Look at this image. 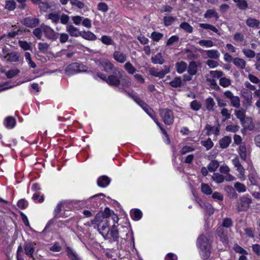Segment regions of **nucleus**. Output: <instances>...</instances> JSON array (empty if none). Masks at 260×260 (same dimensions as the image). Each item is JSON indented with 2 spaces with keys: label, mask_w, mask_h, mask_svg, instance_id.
I'll return each mask as SVG.
<instances>
[{
  "label": "nucleus",
  "mask_w": 260,
  "mask_h": 260,
  "mask_svg": "<svg viewBox=\"0 0 260 260\" xmlns=\"http://www.w3.org/2000/svg\"><path fill=\"white\" fill-rule=\"evenodd\" d=\"M197 245L200 249V254L202 257L207 259L210 255V244L208 239L204 235H200L197 239Z\"/></svg>",
  "instance_id": "f257e3e1"
},
{
  "label": "nucleus",
  "mask_w": 260,
  "mask_h": 260,
  "mask_svg": "<svg viewBox=\"0 0 260 260\" xmlns=\"http://www.w3.org/2000/svg\"><path fill=\"white\" fill-rule=\"evenodd\" d=\"M96 219H107L112 222V224L118 223L119 218L117 215L109 208H106L103 212L97 214L95 217Z\"/></svg>",
  "instance_id": "f03ea898"
},
{
  "label": "nucleus",
  "mask_w": 260,
  "mask_h": 260,
  "mask_svg": "<svg viewBox=\"0 0 260 260\" xmlns=\"http://www.w3.org/2000/svg\"><path fill=\"white\" fill-rule=\"evenodd\" d=\"M112 223L110 221L107 220V219H94L91 220V224L93 225H95L94 226V228H95L97 227L99 233L103 236L105 235L107 232H109L110 229V225Z\"/></svg>",
  "instance_id": "7ed1b4c3"
},
{
  "label": "nucleus",
  "mask_w": 260,
  "mask_h": 260,
  "mask_svg": "<svg viewBox=\"0 0 260 260\" xmlns=\"http://www.w3.org/2000/svg\"><path fill=\"white\" fill-rule=\"evenodd\" d=\"M113 74L109 75L107 80V83L112 86H118L120 84V78L124 72L121 69H116Z\"/></svg>",
  "instance_id": "20e7f679"
},
{
  "label": "nucleus",
  "mask_w": 260,
  "mask_h": 260,
  "mask_svg": "<svg viewBox=\"0 0 260 260\" xmlns=\"http://www.w3.org/2000/svg\"><path fill=\"white\" fill-rule=\"evenodd\" d=\"M86 67L79 62H73L68 66L66 69V73L71 76L86 71Z\"/></svg>",
  "instance_id": "39448f33"
},
{
  "label": "nucleus",
  "mask_w": 260,
  "mask_h": 260,
  "mask_svg": "<svg viewBox=\"0 0 260 260\" xmlns=\"http://www.w3.org/2000/svg\"><path fill=\"white\" fill-rule=\"evenodd\" d=\"M159 115L164 122L167 125H171L174 121V114L173 112L167 108L160 109L159 110Z\"/></svg>",
  "instance_id": "423d86ee"
},
{
  "label": "nucleus",
  "mask_w": 260,
  "mask_h": 260,
  "mask_svg": "<svg viewBox=\"0 0 260 260\" xmlns=\"http://www.w3.org/2000/svg\"><path fill=\"white\" fill-rule=\"evenodd\" d=\"M103 237L105 239L109 240L111 243L118 240L119 236L115 224H113L111 230H109V232H107V233L104 235Z\"/></svg>",
  "instance_id": "0eeeda50"
},
{
  "label": "nucleus",
  "mask_w": 260,
  "mask_h": 260,
  "mask_svg": "<svg viewBox=\"0 0 260 260\" xmlns=\"http://www.w3.org/2000/svg\"><path fill=\"white\" fill-rule=\"evenodd\" d=\"M251 202L252 201L250 198L246 196L242 197L237 203V210L239 212L247 210Z\"/></svg>",
  "instance_id": "6e6552de"
},
{
  "label": "nucleus",
  "mask_w": 260,
  "mask_h": 260,
  "mask_svg": "<svg viewBox=\"0 0 260 260\" xmlns=\"http://www.w3.org/2000/svg\"><path fill=\"white\" fill-rule=\"evenodd\" d=\"M43 30H44V34L47 39L54 41L58 38L59 33L55 32L49 26L43 25Z\"/></svg>",
  "instance_id": "1a4fd4ad"
},
{
  "label": "nucleus",
  "mask_w": 260,
  "mask_h": 260,
  "mask_svg": "<svg viewBox=\"0 0 260 260\" xmlns=\"http://www.w3.org/2000/svg\"><path fill=\"white\" fill-rule=\"evenodd\" d=\"M224 96L229 99L231 102V105L232 107L238 108L240 106V100L238 96H235L230 90H226L223 93Z\"/></svg>",
  "instance_id": "9d476101"
},
{
  "label": "nucleus",
  "mask_w": 260,
  "mask_h": 260,
  "mask_svg": "<svg viewBox=\"0 0 260 260\" xmlns=\"http://www.w3.org/2000/svg\"><path fill=\"white\" fill-rule=\"evenodd\" d=\"M163 68L164 69L160 71H158L154 68L150 69L149 71L150 75L159 78H164L166 74L170 72V68L167 66H164Z\"/></svg>",
  "instance_id": "9b49d317"
},
{
  "label": "nucleus",
  "mask_w": 260,
  "mask_h": 260,
  "mask_svg": "<svg viewBox=\"0 0 260 260\" xmlns=\"http://www.w3.org/2000/svg\"><path fill=\"white\" fill-rule=\"evenodd\" d=\"M101 67L107 73L114 72L115 69H119L114 67V64L109 60L106 59H102L100 62Z\"/></svg>",
  "instance_id": "f8f14e48"
},
{
  "label": "nucleus",
  "mask_w": 260,
  "mask_h": 260,
  "mask_svg": "<svg viewBox=\"0 0 260 260\" xmlns=\"http://www.w3.org/2000/svg\"><path fill=\"white\" fill-rule=\"evenodd\" d=\"M40 23V20L37 18L28 17L24 19V24L30 28H34L38 25Z\"/></svg>",
  "instance_id": "ddd939ff"
},
{
  "label": "nucleus",
  "mask_w": 260,
  "mask_h": 260,
  "mask_svg": "<svg viewBox=\"0 0 260 260\" xmlns=\"http://www.w3.org/2000/svg\"><path fill=\"white\" fill-rule=\"evenodd\" d=\"M113 57L115 61L121 63H124L127 60V55L125 53L117 50L114 52Z\"/></svg>",
  "instance_id": "4468645a"
},
{
  "label": "nucleus",
  "mask_w": 260,
  "mask_h": 260,
  "mask_svg": "<svg viewBox=\"0 0 260 260\" xmlns=\"http://www.w3.org/2000/svg\"><path fill=\"white\" fill-rule=\"evenodd\" d=\"M66 31L72 37H78L81 36L82 31H80L79 29L73 25H68L66 26Z\"/></svg>",
  "instance_id": "2eb2a0df"
},
{
  "label": "nucleus",
  "mask_w": 260,
  "mask_h": 260,
  "mask_svg": "<svg viewBox=\"0 0 260 260\" xmlns=\"http://www.w3.org/2000/svg\"><path fill=\"white\" fill-rule=\"evenodd\" d=\"M20 55L19 53L15 51L5 54L4 58L9 62H17L19 61Z\"/></svg>",
  "instance_id": "dca6fc26"
},
{
  "label": "nucleus",
  "mask_w": 260,
  "mask_h": 260,
  "mask_svg": "<svg viewBox=\"0 0 260 260\" xmlns=\"http://www.w3.org/2000/svg\"><path fill=\"white\" fill-rule=\"evenodd\" d=\"M110 179L106 176H102L100 177L97 180V184L99 187H106L110 183Z\"/></svg>",
  "instance_id": "f3484780"
},
{
  "label": "nucleus",
  "mask_w": 260,
  "mask_h": 260,
  "mask_svg": "<svg viewBox=\"0 0 260 260\" xmlns=\"http://www.w3.org/2000/svg\"><path fill=\"white\" fill-rule=\"evenodd\" d=\"M207 57L212 59H219L220 54L217 50L211 49L204 51Z\"/></svg>",
  "instance_id": "a211bd4d"
},
{
  "label": "nucleus",
  "mask_w": 260,
  "mask_h": 260,
  "mask_svg": "<svg viewBox=\"0 0 260 260\" xmlns=\"http://www.w3.org/2000/svg\"><path fill=\"white\" fill-rule=\"evenodd\" d=\"M123 231L126 232L125 237L123 238L124 239L131 241V244L135 246L134 237L132 231L127 227H123Z\"/></svg>",
  "instance_id": "6ab92c4d"
},
{
  "label": "nucleus",
  "mask_w": 260,
  "mask_h": 260,
  "mask_svg": "<svg viewBox=\"0 0 260 260\" xmlns=\"http://www.w3.org/2000/svg\"><path fill=\"white\" fill-rule=\"evenodd\" d=\"M187 73L191 75H195L198 72V64L194 61H191L187 68Z\"/></svg>",
  "instance_id": "aec40b11"
},
{
  "label": "nucleus",
  "mask_w": 260,
  "mask_h": 260,
  "mask_svg": "<svg viewBox=\"0 0 260 260\" xmlns=\"http://www.w3.org/2000/svg\"><path fill=\"white\" fill-rule=\"evenodd\" d=\"M66 204V201H61L57 204L53 212L54 218H58L59 217L63 216L62 215H59V214L60 213L62 207H63Z\"/></svg>",
  "instance_id": "412c9836"
},
{
  "label": "nucleus",
  "mask_w": 260,
  "mask_h": 260,
  "mask_svg": "<svg viewBox=\"0 0 260 260\" xmlns=\"http://www.w3.org/2000/svg\"><path fill=\"white\" fill-rule=\"evenodd\" d=\"M4 124L8 129L13 128L16 124L15 119L12 116L7 117L4 120Z\"/></svg>",
  "instance_id": "4be33fe9"
},
{
  "label": "nucleus",
  "mask_w": 260,
  "mask_h": 260,
  "mask_svg": "<svg viewBox=\"0 0 260 260\" xmlns=\"http://www.w3.org/2000/svg\"><path fill=\"white\" fill-rule=\"evenodd\" d=\"M205 129L207 132L208 135H210L213 134H214L215 136H218L219 134V128L218 126H212L209 124H207L205 126Z\"/></svg>",
  "instance_id": "5701e85b"
},
{
  "label": "nucleus",
  "mask_w": 260,
  "mask_h": 260,
  "mask_svg": "<svg viewBox=\"0 0 260 260\" xmlns=\"http://www.w3.org/2000/svg\"><path fill=\"white\" fill-rule=\"evenodd\" d=\"M232 142V139L229 136H224L219 141L220 147L222 149L226 148Z\"/></svg>",
  "instance_id": "b1692460"
},
{
  "label": "nucleus",
  "mask_w": 260,
  "mask_h": 260,
  "mask_svg": "<svg viewBox=\"0 0 260 260\" xmlns=\"http://www.w3.org/2000/svg\"><path fill=\"white\" fill-rule=\"evenodd\" d=\"M233 62L235 66L240 69H244L245 68L246 62L242 58L236 57L233 59Z\"/></svg>",
  "instance_id": "393cba45"
},
{
  "label": "nucleus",
  "mask_w": 260,
  "mask_h": 260,
  "mask_svg": "<svg viewBox=\"0 0 260 260\" xmlns=\"http://www.w3.org/2000/svg\"><path fill=\"white\" fill-rule=\"evenodd\" d=\"M205 18H214L216 20L219 18V15L215 9H209L206 11L204 15Z\"/></svg>",
  "instance_id": "a878e982"
},
{
  "label": "nucleus",
  "mask_w": 260,
  "mask_h": 260,
  "mask_svg": "<svg viewBox=\"0 0 260 260\" xmlns=\"http://www.w3.org/2000/svg\"><path fill=\"white\" fill-rule=\"evenodd\" d=\"M176 68L178 73L182 74L187 69V64L185 61H180L176 63Z\"/></svg>",
  "instance_id": "bb28decb"
},
{
  "label": "nucleus",
  "mask_w": 260,
  "mask_h": 260,
  "mask_svg": "<svg viewBox=\"0 0 260 260\" xmlns=\"http://www.w3.org/2000/svg\"><path fill=\"white\" fill-rule=\"evenodd\" d=\"M168 84L172 87L178 88L180 87L183 85V82L181 77H176Z\"/></svg>",
  "instance_id": "cd10ccee"
},
{
  "label": "nucleus",
  "mask_w": 260,
  "mask_h": 260,
  "mask_svg": "<svg viewBox=\"0 0 260 260\" xmlns=\"http://www.w3.org/2000/svg\"><path fill=\"white\" fill-rule=\"evenodd\" d=\"M81 37L86 40L90 41H95L97 39L96 36L90 31H82Z\"/></svg>",
  "instance_id": "c85d7f7f"
},
{
  "label": "nucleus",
  "mask_w": 260,
  "mask_h": 260,
  "mask_svg": "<svg viewBox=\"0 0 260 260\" xmlns=\"http://www.w3.org/2000/svg\"><path fill=\"white\" fill-rule=\"evenodd\" d=\"M151 61L154 64H162L165 62L161 53H158L154 56L152 57Z\"/></svg>",
  "instance_id": "c756f323"
},
{
  "label": "nucleus",
  "mask_w": 260,
  "mask_h": 260,
  "mask_svg": "<svg viewBox=\"0 0 260 260\" xmlns=\"http://www.w3.org/2000/svg\"><path fill=\"white\" fill-rule=\"evenodd\" d=\"M205 104L206 108L208 111L211 112L214 110L213 108L215 105V103L212 98L209 97L206 99L205 101Z\"/></svg>",
  "instance_id": "7c9ffc66"
},
{
  "label": "nucleus",
  "mask_w": 260,
  "mask_h": 260,
  "mask_svg": "<svg viewBox=\"0 0 260 260\" xmlns=\"http://www.w3.org/2000/svg\"><path fill=\"white\" fill-rule=\"evenodd\" d=\"M246 24L250 27L259 28V21L255 18L249 17L246 21Z\"/></svg>",
  "instance_id": "2f4dec72"
},
{
  "label": "nucleus",
  "mask_w": 260,
  "mask_h": 260,
  "mask_svg": "<svg viewBox=\"0 0 260 260\" xmlns=\"http://www.w3.org/2000/svg\"><path fill=\"white\" fill-rule=\"evenodd\" d=\"M120 84L125 87H129L131 85V79L125 74H122V78H120Z\"/></svg>",
  "instance_id": "473e14b6"
},
{
  "label": "nucleus",
  "mask_w": 260,
  "mask_h": 260,
  "mask_svg": "<svg viewBox=\"0 0 260 260\" xmlns=\"http://www.w3.org/2000/svg\"><path fill=\"white\" fill-rule=\"evenodd\" d=\"M143 110L154 120V122L158 120L156 117L155 112L148 104Z\"/></svg>",
  "instance_id": "72a5a7b5"
},
{
  "label": "nucleus",
  "mask_w": 260,
  "mask_h": 260,
  "mask_svg": "<svg viewBox=\"0 0 260 260\" xmlns=\"http://www.w3.org/2000/svg\"><path fill=\"white\" fill-rule=\"evenodd\" d=\"M66 252L68 257L72 260H80L77 253L71 247H68Z\"/></svg>",
  "instance_id": "f704fd0d"
},
{
  "label": "nucleus",
  "mask_w": 260,
  "mask_h": 260,
  "mask_svg": "<svg viewBox=\"0 0 260 260\" xmlns=\"http://www.w3.org/2000/svg\"><path fill=\"white\" fill-rule=\"evenodd\" d=\"M217 234L220 237L221 240L223 243H227L228 242V238L224 233L223 227H218L217 229Z\"/></svg>",
  "instance_id": "c9c22d12"
},
{
  "label": "nucleus",
  "mask_w": 260,
  "mask_h": 260,
  "mask_svg": "<svg viewBox=\"0 0 260 260\" xmlns=\"http://www.w3.org/2000/svg\"><path fill=\"white\" fill-rule=\"evenodd\" d=\"M101 42L106 45H115V43L111 37L107 35L102 36L100 39Z\"/></svg>",
  "instance_id": "e433bc0d"
},
{
  "label": "nucleus",
  "mask_w": 260,
  "mask_h": 260,
  "mask_svg": "<svg viewBox=\"0 0 260 260\" xmlns=\"http://www.w3.org/2000/svg\"><path fill=\"white\" fill-rule=\"evenodd\" d=\"M142 216V212L138 209H134L131 211V216L135 220H140Z\"/></svg>",
  "instance_id": "4c0bfd02"
},
{
  "label": "nucleus",
  "mask_w": 260,
  "mask_h": 260,
  "mask_svg": "<svg viewBox=\"0 0 260 260\" xmlns=\"http://www.w3.org/2000/svg\"><path fill=\"white\" fill-rule=\"evenodd\" d=\"M43 25H41L40 27L35 28L32 31L33 35L39 40H41L43 36V33H44V30H43Z\"/></svg>",
  "instance_id": "58836bf2"
},
{
  "label": "nucleus",
  "mask_w": 260,
  "mask_h": 260,
  "mask_svg": "<svg viewBox=\"0 0 260 260\" xmlns=\"http://www.w3.org/2000/svg\"><path fill=\"white\" fill-rule=\"evenodd\" d=\"M38 47L41 52L46 54L50 48V45L47 43L40 42L38 44Z\"/></svg>",
  "instance_id": "ea45409f"
},
{
  "label": "nucleus",
  "mask_w": 260,
  "mask_h": 260,
  "mask_svg": "<svg viewBox=\"0 0 260 260\" xmlns=\"http://www.w3.org/2000/svg\"><path fill=\"white\" fill-rule=\"evenodd\" d=\"M198 202L201 207L206 208L207 212L209 215H211L214 213V209L211 204L208 203L207 204H204V206H203L201 200H199Z\"/></svg>",
  "instance_id": "a19ab883"
},
{
  "label": "nucleus",
  "mask_w": 260,
  "mask_h": 260,
  "mask_svg": "<svg viewBox=\"0 0 260 260\" xmlns=\"http://www.w3.org/2000/svg\"><path fill=\"white\" fill-rule=\"evenodd\" d=\"M199 26L203 29L210 30L215 33L218 32V30L213 25L208 23H200Z\"/></svg>",
  "instance_id": "79ce46f5"
},
{
  "label": "nucleus",
  "mask_w": 260,
  "mask_h": 260,
  "mask_svg": "<svg viewBox=\"0 0 260 260\" xmlns=\"http://www.w3.org/2000/svg\"><path fill=\"white\" fill-rule=\"evenodd\" d=\"M198 44L202 47L207 48L212 47L214 46L213 42L210 40H201L199 41Z\"/></svg>",
  "instance_id": "37998d69"
},
{
  "label": "nucleus",
  "mask_w": 260,
  "mask_h": 260,
  "mask_svg": "<svg viewBox=\"0 0 260 260\" xmlns=\"http://www.w3.org/2000/svg\"><path fill=\"white\" fill-rule=\"evenodd\" d=\"M24 250L26 255L32 257L34 251L32 244L31 243H27L24 247Z\"/></svg>",
  "instance_id": "c03bdc74"
},
{
  "label": "nucleus",
  "mask_w": 260,
  "mask_h": 260,
  "mask_svg": "<svg viewBox=\"0 0 260 260\" xmlns=\"http://www.w3.org/2000/svg\"><path fill=\"white\" fill-rule=\"evenodd\" d=\"M48 19L51 20L52 22L57 24L59 21V16L57 13H50L46 17Z\"/></svg>",
  "instance_id": "a18cd8bd"
},
{
  "label": "nucleus",
  "mask_w": 260,
  "mask_h": 260,
  "mask_svg": "<svg viewBox=\"0 0 260 260\" xmlns=\"http://www.w3.org/2000/svg\"><path fill=\"white\" fill-rule=\"evenodd\" d=\"M218 167V162L216 160H212L208 165L207 168L210 172H213L216 171Z\"/></svg>",
  "instance_id": "49530a36"
},
{
  "label": "nucleus",
  "mask_w": 260,
  "mask_h": 260,
  "mask_svg": "<svg viewBox=\"0 0 260 260\" xmlns=\"http://www.w3.org/2000/svg\"><path fill=\"white\" fill-rule=\"evenodd\" d=\"M201 191L207 195L211 194L212 193V189L209 185L204 183L201 184Z\"/></svg>",
  "instance_id": "de8ad7c7"
},
{
  "label": "nucleus",
  "mask_w": 260,
  "mask_h": 260,
  "mask_svg": "<svg viewBox=\"0 0 260 260\" xmlns=\"http://www.w3.org/2000/svg\"><path fill=\"white\" fill-rule=\"evenodd\" d=\"M125 70L128 72L129 74H134L136 72V69L133 66V64L129 62H126L124 66Z\"/></svg>",
  "instance_id": "09e8293b"
},
{
  "label": "nucleus",
  "mask_w": 260,
  "mask_h": 260,
  "mask_svg": "<svg viewBox=\"0 0 260 260\" xmlns=\"http://www.w3.org/2000/svg\"><path fill=\"white\" fill-rule=\"evenodd\" d=\"M212 178L213 181L217 183H221L224 180L223 176L217 173H214Z\"/></svg>",
  "instance_id": "8fccbe9b"
},
{
  "label": "nucleus",
  "mask_w": 260,
  "mask_h": 260,
  "mask_svg": "<svg viewBox=\"0 0 260 260\" xmlns=\"http://www.w3.org/2000/svg\"><path fill=\"white\" fill-rule=\"evenodd\" d=\"M219 84L223 87H228L231 84V81L226 77H221L219 79Z\"/></svg>",
  "instance_id": "3c124183"
},
{
  "label": "nucleus",
  "mask_w": 260,
  "mask_h": 260,
  "mask_svg": "<svg viewBox=\"0 0 260 260\" xmlns=\"http://www.w3.org/2000/svg\"><path fill=\"white\" fill-rule=\"evenodd\" d=\"M235 115H236V117L238 119H239L241 121V122L243 123L244 121L245 117V112L244 110H239L235 111Z\"/></svg>",
  "instance_id": "603ef678"
},
{
  "label": "nucleus",
  "mask_w": 260,
  "mask_h": 260,
  "mask_svg": "<svg viewBox=\"0 0 260 260\" xmlns=\"http://www.w3.org/2000/svg\"><path fill=\"white\" fill-rule=\"evenodd\" d=\"M242 52L247 58H253L255 56V52L249 49L244 48L242 50Z\"/></svg>",
  "instance_id": "864d4df0"
},
{
  "label": "nucleus",
  "mask_w": 260,
  "mask_h": 260,
  "mask_svg": "<svg viewBox=\"0 0 260 260\" xmlns=\"http://www.w3.org/2000/svg\"><path fill=\"white\" fill-rule=\"evenodd\" d=\"M72 6L77 7L79 9H83L85 7V4L82 1L79 0H70Z\"/></svg>",
  "instance_id": "5fc2aeb1"
},
{
  "label": "nucleus",
  "mask_w": 260,
  "mask_h": 260,
  "mask_svg": "<svg viewBox=\"0 0 260 260\" xmlns=\"http://www.w3.org/2000/svg\"><path fill=\"white\" fill-rule=\"evenodd\" d=\"M20 73L18 69H13L8 71L6 73L7 78L10 79L16 76Z\"/></svg>",
  "instance_id": "6e6d98bb"
},
{
  "label": "nucleus",
  "mask_w": 260,
  "mask_h": 260,
  "mask_svg": "<svg viewBox=\"0 0 260 260\" xmlns=\"http://www.w3.org/2000/svg\"><path fill=\"white\" fill-rule=\"evenodd\" d=\"M180 27L181 28L189 33H191L193 31V27L187 22H183L181 23Z\"/></svg>",
  "instance_id": "4d7b16f0"
},
{
  "label": "nucleus",
  "mask_w": 260,
  "mask_h": 260,
  "mask_svg": "<svg viewBox=\"0 0 260 260\" xmlns=\"http://www.w3.org/2000/svg\"><path fill=\"white\" fill-rule=\"evenodd\" d=\"M176 17L169 16H165L164 17V23L165 26L171 25L176 20Z\"/></svg>",
  "instance_id": "13d9d810"
},
{
  "label": "nucleus",
  "mask_w": 260,
  "mask_h": 260,
  "mask_svg": "<svg viewBox=\"0 0 260 260\" xmlns=\"http://www.w3.org/2000/svg\"><path fill=\"white\" fill-rule=\"evenodd\" d=\"M201 144L206 147L207 150L211 149L213 146V143L210 138H208L206 141H202Z\"/></svg>",
  "instance_id": "bf43d9fd"
},
{
  "label": "nucleus",
  "mask_w": 260,
  "mask_h": 260,
  "mask_svg": "<svg viewBox=\"0 0 260 260\" xmlns=\"http://www.w3.org/2000/svg\"><path fill=\"white\" fill-rule=\"evenodd\" d=\"M190 108L195 111H199L202 107L201 104L197 100L192 101L190 105Z\"/></svg>",
  "instance_id": "052dcab7"
},
{
  "label": "nucleus",
  "mask_w": 260,
  "mask_h": 260,
  "mask_svg": "<svg viewBox=\"0 0 260 260\" xmlns=\"http://www.w3.org/2000/svg\"><path fill=\"white\" fill-rule=\"evenodd\" d=\"M234 187L239 192H244L246 190V186L240 182L235 183Z\"/></svg>",
  "instance_id": "680f3d73"
},
{
  "label": "nucleus",
  "mask_w": 260,
  "mask_h": 260,
  "mask_svg": "<svg viewBox=\"0 0 260 260\" xmlns=\"http://www.w3.org/2000/svg\"><path fill=\"white\" fill-rule=\"evenodd\" d=\"M152 39L155 42H158L163 37V34L156 31H153L151 34Z\"/></svg>",
  "instance_id": "e2e57ef3"
},
{
  "label": "nucleus",
  "mask_w": 260,
  "mask_h": 260,
  "mask_svg": "<svg viewBox=\"0 0 260 260\" xmlns=\"http://www.w3.org/2000/svg\"><path fill=\"white\" fill-rule=\"evenodd\" d=\"M195 150L194 147L190 146H184L180 151V153L182 155H184L187 153L193 151Z\"/></svg>",
  "instance_id": "0e129e2a"
},
{
  "label": "nucleus",
  "mask_w": 260,
  "mask_h": 260,
  "mask_svg": "<svg viewBox=\"0 0 260 260\" xmlns=\"http://www.w3.org/2000/svg\"><path fill=\"white\" fill-rule=\"evenodd\" d=\"M225 191L231 196L232 197L237 198V194L235 191V189L231 186H226L225 187Z\"/></svg>",
  "instance_id": "69168bd1"
},
{
  "label": "nucleus",
  "mask_w": 260,
  "mask_h": 260,
  "mask_svg": "<svg viewBox=\"0 0 260 260\" xmlns=\"http://www.w3.org/2000/svg\"><path fill=\"white\" fill-rule=\"evenodd\" d=\"M18 44L21 48L24 50H31V47L29 44L26 41H19Z\"/></svg>",
  "instance_id": "338daca9"
},
{
  "label": "nucleus",
  "mask_w": 260,
  "mask_h": 260,
  "mask_svg": "<svg viewBox=\"0 0 260 260\" xmlns=\"http://www.w3.org/2000/svg\"><path fill=\"white\" fill-rule=\"evenodd\" d=\"M236 4L237 7L240 10H246L248 8V4L246 0H240Z\"/></svg>",
  "instance_id": "774afa93"
}]
</instances>
